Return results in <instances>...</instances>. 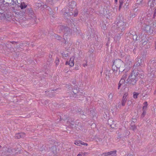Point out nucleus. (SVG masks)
<instances>
[{
	"mask_svg": "<svg viewBox=\"0 0 156 156\" xmlns=\"http://www.w3.org/2000/svg\"><path fill=\"white\" fill-rule=\"evenodd\" d=\"M113 63V73L115 76H118L120 72H122L124 70V63L121 60L119 59L115 60Z\"/></svg>",
	"mask_w": 156,
	"mask_h": 156,
	"instance_id": "f257e3e1",
	"label": "nucleus"
},
{
	"mask_svg": "<svg viewBox=\"0 0 156 156\" xmlns=\"http://www.w3.org/2000/svg\"><path fill=\"white\" fill-rule=\"evenodd\" d=\"M137 72L134 70L132 71L131 74L129 76L128 79L126 80V82L132 85L136 83L137 81Z\"/></svg>",
	"mask_w": 156,
	"mask_h": 156,
	"instance_id": "f03ea898",
	"label": "nucleus"
},
{
	"mask_svg": "<svg viewBox=\"0 0 156 156\" xmlns=\"http://www.w3.org/2000/svg\"><path fill=\"white\" fill-rule=\"evenodd\" d=\"M154 24L152 21L150 22L148 24H146L142 28L143 30L145 31L149 34H152L154 32V27H153Z\"/></svg>",
	"mask_w": 156,
	"mask_h": 156,
	"instance_id": "7ed1b4c3",
	"label": "nucleus"
},
{
	"mask_svg": "<svg viewBox=\"0 0 156 156\" xmlns=\"http://www.w3.org/2000/svg\"><path fill=\"white\" fill-rule=\"evenodd\" d=\"M2 151L1 154V155L2 156H9L14 155L17 153V152L16 153L14 152L15 150L14 149L12 150L11 148H8L6 147H3Z\"/></svg>",
	"mask_w": 156,
	"mask_h": 156,
	"instance_id": "20e7f679",
	"label": "nucleus"
},
{
	"mask_svg": "<svg viewBox=\"0 0 156 156\" xmlns=\"http://www.w3.org/2000/svg\"><path fill=\"white\" fill-rule=\"evenodd\" d=\"M117 25L119 29V30L120 29L121 31H122L124 30L126 28V23L122 20H121L117 23Z\"/></svg>",
	"mask_w": 156,
	"mask_h": 156,
	"instance_id": "39448f33",
	"label": "nucleus"
},
{
	"mask_svg": "<svg viewBox=\"0 0 156 156\" xmlns=\"http://www.w3.org/2000/svg\"><path fill=\"white\" fill-rule=\"evenodd\" d=\"M74 56H72L70 58L69 61H67L66 62V65H69L71 67H73L74 65Z\"/></svg>",
	"mask_w": 156,
	"mask_h": 156,
	"instance_id": "423d86ee",
	"label": "nucleus"
},
{
	"mask_svg": "<svg viewBox=\"0 0 156 156\" xmlns=\"http://www.w3.org/2000/svg\"><path fill=\"white\" fill-rule=\"evenodd\" d=\"M155 0H153L152 3H151V4L150 6V7L151 8V9H152V8H154L153 9V12L154 13L153 15L154 17L156 16V4H154V3H155Z\"/></svg>",
	"mask_w": 156,
	"mask_h": 156,
	"instance_id": "0eeeda50",
	"label": "nucleus"
},
{
	"mask_svg": "<svg viewBox=\"0 0 156 156\" xmlns=\"http://www.w3.org/2000/svg\"><path fill=\"white\" fill-rule=\"evenodd\" d=\"M25 134L24 133H21L16 134L15 135V137L17 139H19L21 138H23L25 136Z\"/></svg>",
	"mask_w": 156,
	"mask_h": 156,
	"instance_id": "6e6552de",
	"label": "nucleus"
},
{
	"mask_svg": "<svg viewBox=\"0 0 156 156\" xmlns=\"http://www.w3.org/2000/svg\"><path fill=\"white\" fill-rule=\"evenodd\" d=\"M109 156H115L116 155V151H114L108 152Z\"/></svg>",
	"mask_w": 156,
	"mask_h": 156,
	"instance_id": "1a4fd4ad",
	"label": "nucleus"
},
{
	"mask_svg": "<svg viewBox=\"0 0 156 156\" xmlns=\"http://www.w3.org/2000/svg\"><path fill=\"white\" fill-rule=\"evenodd\" d=\"M126 75H124L123 76L122 78L120 80L119 82L122 84L124 83L125 82V79L126 78Z\"/></svg>",
	"mask_w": 156,
	"mask_h": 156,
	"instance_id": "9d476101",
	"label": "nucleus"
},
{
	"mask_svg": "<svg viewBox=\"0 0 156 156\" xmlns=\"http://www.w3.org/2000/svg\"><path fill=\"white\" fill-rule=\"evenodd\" d=\"M144 106L143 107V110L146 111L147 106V102L145 101L144 103Z\"/></svg>",
	"mask_w": 156,
	"mask_h": 156,
	"instance_id": "9b49d317",
	"label": "nucleus"
},
{
	"mask_svg": "<svg viewBox=\"0 0 156 156\" xmlns=\"http://www.w3.org/2000/svg\"><path fill=\"white\" fill-rule=\"evenodd\" d=\"M70 5L71 8H73L76 6V2L74 1H72L70 3Z\"/></svg>",
	"mask_w": 156,
	"mask_h": 156,
	"instance_id": "f8f14e48",
	"label": "nucleus"
},
{
	"mask_svg": "<svg viewBox=\"0 0 156 156\" xmlns=\"http://www.w3.org/2000/svg\"><path fill=\"white\" fill-rule=\"evenodd\" d=\"M27 6V5H26L24 2H22L20 5V8L21 9H23L25 8Z\"/></svg>",
	"mask_w": 156,
	"mask_h": 156,
	"instance_id": "ddd939ff",
	"label": "nucleus"
},
{
	"mask_svg": "<svg viewBox=\"0 0 156 156\" xmlns=\"http://www.w3.org/2000/svg\"><path fill=\"white\" fill-rule=\"evenodd\" d=\"M139 93H138L136 92H134L133 93V98H135L136 99L137 98V96L139 95Z\"/></svg>",
	"mask_w": 156,
	"mask_h": 156,
	"instance_id": "4468645a",
	"label": "nucleus"
},
{
	"mask_svg": "<svg viewBox=\"0 0 156 156\" xmlns=\"http://www.w3.org/2000/svg\"><path fill=\"white\" fill-rule=\"evenodd\" d=\"M127 99H122V106H124L125 105Z\"/></svg>",
	"mask_w": 156,
	"mask_h": 156,
	"instance_id": "2eb2a0df",
	"label": "nucleus"
},
{
	"mask_svg": "<svg viewBox=\"0 0 156 156\" xmlns=\"http://www.w3.org/2000/svg\"><path fill=\"white\" fill-rule=\"evenodd\" d=\"M69 14L70 16V15H73L74 16H76L78 15V12L76 11L74 14H73V12H69L68 13Z\"/></svg>",
	"mask_w": 156,
	"mask_h": 156,
	"instance_id": "dca6fc26",
	"label": "nucleus"
},
{
	"mask_svg": "<svg viewBox=\"0 0 156 156\" xmlns=\"http://www.w3.org/2000/svg\"><path fill=\"white\" fill-rule=\"evenodd\" d=\"M74 144L76 145L80 146H81V141H76L75 142Z\"/></svg>",
	"mask_w": 156,
	"mask_h": 156,
	"instance_id": "f3484780",
	"label": "nucleus"
},
{
	"mask_svg": "<svg viewBox=\"0 0 156 156\" xmlns=\"http://www.w3.org/2000/svg\"><path fill=\"white\" fill-rule=\"evenodd\" d=\"M131 128L133 131H135L136 129V126L134 125H132V123L131 124Z\"/></svg>",
	"mask_w": 156,
	"mask_h": 156,
	"instance_id": "a211bd4d",
	"label": "nucleus"
},
{
	"mask_svg": "<svg viewBox=\"0 0 156 156\" xmlns=\"http://www.w3.org/2000/svg\"><path fill=\"white\" fill-rule=\"evenodd\" d=\"M56 1V0H46L47 2L50 3V4L55 2Z\"/></svg>",
	"mask_w": 156,
	"mask_h": 156,
	"instance_id": "6ab92c4d",
	"label": "nucleus"
},
{
	"mask_svg": "<svg viewBox=\"0 0 156 156\" xmlns=\"http://www.w3.org/2000/svg\"><path fill=\"white\" fill-rule=\"evenodd\" d=\"M128 95V93H125L123 95L122 98L127 99L126 97Z\"/></svg>",
	"mask_w": 156,
	"mask_h": 156,
	"instance_id": "aec40b11",
	"label": "nucleus"
},
{
	"mask_svg": "<svg viewBox=\"0 0 156 156\" xmlns=\"http://www.w3.org/2000/svg\"><path fill=\"white\" fill-rule=\"evenodd\" d=\"M146 111L143 110V112L141 115V117L142 118H143L145 115L146 113Z\"/></svg>",
	"mask_w": 156,
	"mask_h": 156,
	"instance_id": "412c9836",
	"label": "nucleus"
},
{
	"mask_svg": "<svg viewBox=\"0 0 156 156\" xmlns=\"http://www.w3.org/2000/svg\"><path fill=\"white\" fill-rule=\"evenodd\" d=\"M108 152L103 153L101 154V156H109Z\"/></svg>",
	"mask_w": 156,
	"mask_h": 156,
	"instance_id": "4be33fe9",
	"label": "nucleus"
},
{
	"mask_svg": "<svg viewBox=\"0 0 156 156\" xmlns=\"http://www.w3.org/2000/svg\"><path fill=\"white\" fill-rule=\"evenodd\" d=\"M42 5L41 2H39L37 3L36 5V6L38 7H40Z\"/></svg>",
	"mask_w": 156,
	"mask_h": 156,
	"instance_id": "5701e85b",
	"label": "nucleus"
},
{
	"mask_svg": "<svg viewBox=\"0 0 156 156\" xmlns=\"http://www.w3.org/2000/svg\"><path fill=\"white\" fill-rule=\"evenodd\" d=\"M119 2L120 3L119 9H120L123 3V0H119Z\"/></svg>",
	"mask_w": 156,
	"mask_h": 156,
	"instance_id": "b1692460",
	"label": "nucleus"
},
{
	"mask_svg": "<svg viewBox=\"0 0 156 156\" xmlns=\"http://www.w3.org/2000/svg\"><path fill=\"white\" fill-rule=\"evenodd\" d=\"M81 145H84L87 146V144L81 141Z\"/></svg>",
	"mask_w": 156,
	"mask_h": 156,
	"instance_id": "393cba45",
	"label": "nucleus"
},
{
	"mask_svg": "<svg viewBox=\"0 0 156 156\" xmlns=\"http://www.w3.org/2000/svg\"><path fill=\"white\" fill-rule=\"evenodd\" d=\"M143 1V0H137V3L139 4H140L142 3V2Z\"/></svg>",
	"mask_w": 156,
	"mask_h": 156,
	"instance_id": "a878e982",
	"label": "nucleus"
},
{
	"mask_svg": "<svg viewBox=\"0 0 156 156\" xmlns=\"http://www.w3.org/2000/svg\"><path fill=\"white\" fill-rule=\"evenodd\" d=\"M122 84V83H120L119 82V84H118V89H119L120 88Z\"/></svg>",
	"mask_w": 156,
	"mask_h": 156,
	"instance_id": "bb28decb",
	"label": "nucleus"
},
{
	"mask_svg": "<svg viewBox=\"0 0 156 156\" xmlns=\"http://www.w3.org/2000/svg\"><path fill=\"white\" fill-rule=\"evenodd\" d=\"M62 55L63 56H64V57H66L68 56V54H67V53H66V54H65V53H62Z\"/></svg>",
	"mask_w": 156,
	"mask_h": 156,
	"instance_id": "cd10ccee",
	"label": "nucleus"
},
{
	"mask_svg": "<svg viewBox=\"0 0 156 156\" xmlns=\"http://www.w3.org/2000/svg\"><path fill=\"white\" fill-rule=\"evenodd\" d=\"M59 62V60H56L55 61V63H56V64L57 65L58 64V62Z\"/></svg>",
	"mask_w": 156,
	"mask_h": 156,
	"instance_id": "c85d7f7f",
	"label": "nucleus"
},
{
	"mask_svg": "<svg viewBox=\"0 0 156 156\" xmlns=\"http://www.w3.org/2000/svg\"><path fill=\"white\" fill-rule=\"evenodd\" d=\"M108 97H109L110 98V97H111V98H112V94H109V95L108 96Z\"/></svg>",
	"mask_w": 156,
	"mask_h": 156,
	"instance_id": "c756f323",
	"label": "nucleus"
},
{
	"mask_svg": "<svg viewBox=\"0 0 156 156\" xmlns=\"http://www.w3.org/2000/svg\"><path fill=\"white\" fill-rule=\"evenodd\" d=\"M136 119H133L132 121L133 122H136Z\"/></svg>",
	"mask_w": 156,
	"mask_h": 156,
	"instance_id": "7c9ffc66",
	"label": "nucleus"
},
{
	"mask_svg": "<svg viewBox=\"0 0 156 156\" xmlns=\"http://www.w3.org/2000/svg\"><path fill=\"white\" fill-rule=\"evenodd\" d=\"M77 156H82V154H81L79 153L77 155Z\"/></svg>",
	"mask_w": 156,
	"mask_h": 156,
	"instance_id": "2f4dec72",
	"label": "nucleus"
},
{
	"mask_svg": "<svg viewBox=\"0 0 156 156\" xmlns=\"http://www.w3.org/2000/svg\"><path fill=\"white\" fill-rule=\"evenodd\" d=\"M71 25L72 26V27H73V26H75L74 25V24L73 23H72V24H71Z\"/></svg>",
	"mask_w": 156,
	"mask_h": 156,
	"instance_id": "473e14b6",
	"label": "nucleus"
},
{
	"mask_svg": "<svg viewBox=\"0 0 156 156\" xmlns=\"http://www.w3.org/2000/svg\"><path fill=\"white\" fill-rule=\"evenodd\" d=\"M87 154V153H86V152H84V153H82V154H83L84 155H85V154Z\"/></svg>",
	"mask_w": 156,
	"mask_h": 156,
	"instance_id": "72a5a7b5",
	"label": "nucleus"
},
{
	"mask_svg": "<svg viewBox=\"0 0 156 156\" xmlns=\"http://www.w3.org/2000/svg\"><path fill=\"white\" fill-rule=\"evenodd\" d=\"M115 3H117L118 2V0H115Z\"/></svg>",
	"mask_w": 156,
	"mask_h": 156,
	"instance_id": "f704fd0d",
	"label": "nucleus"
},
{
	"mask_svg": "<svg viewBox=\"0 0 156 156\" xmlns=\"http://www.w3.org/2000/svg\"><path fill=\"white\" fill-rule=\"evenodd\" d=\"M64 35H65V36H66V35H66V33H65V34H64Z\"/></svg>",
	"mask_w": 156,
	"mask_h": 156,
	"instance_id": "c9c22d12",
	"label": "nucleus"
},
{
	"mask_svg": "<svg viewBox=\"0 0 156 156\" xmlns=\"http://www.w3.org/2000/svg\"><path fill=\"white\" fill-rule=\"evenodd\" d=\"M76 87H75L74 88V89H76Z\"/></svg>",
	"mask_w": 156,
	"mask_h": 156,
	"instance_id": "e433bc0d",
	"label": "nucleus"
},
{
	"mask_svg": "<svg viewBox=\"0 0 156 156\" xmlns=\"http://www.w3.org/2000/svg\"><path fill=\"white\" fill-rule=\"evenodd\" d=\"M87 65H83V66H86Z\"/></svg>",
	"mask_w": 156,
	"mask_h": 156,
	"instance_id": "4c0bfd02",
	"label": "nucleus"
},
{
	"mask_svg": "<svg viewBox=\"0 0 156 156\" xmlns=\"http://www.w3.org/2000/svg\"><path fill=\"white\" fill-rule=\"evenodd\" d=\"M1 147H2L1 146H0V148H1Z\"/></svg>",
	"mask_w": 156,
	"mask_h": 156,
	"instance_id": "58836bf2",
	"label": "nucleus"
}]
</instances>
